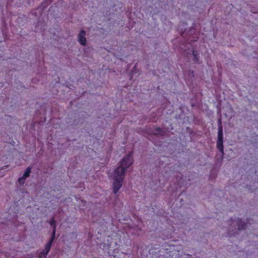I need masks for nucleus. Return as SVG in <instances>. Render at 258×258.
Here are the masks:
<instances>
[{"instance_id":"obj_1","label":"nucleus","mask_w":258,"mask_h":258,"mask_svg":"<svg viewBox=\"0 0 258 258\" xmlns=\"http://www.w3.org/2000/svg\"><path fill=\"white\" fill-rule=\"evenodd\" d=\"M133 153L130 152L120 161V165L114 170L113 175V192L116 194L122 186L124 173L127 169L133 164Z\"/></svg>"},{"instance_id":"obj_2","label":"nucleus","mask_w":258,"mask_h":258,"mask_svg":"<svg viewBox=\"0 0 258 258\" xmlns=\"http://www.w3.org/2000/svg\"><path fill=\"white\" fill-rule=\"evenodd\" d=\"M219 125L218 127V140L217 142V148L221 153L222 155L224 154L223 150V128L221 125V119L219 120Z\"/></svg>"},{"instance_id":"obj_3","label":"nucleus","mask_w":258,"mask_h":258,"mask_svg":"<svg viewBox=\"0 0 258 258\" xmlns=\"http://www.w3.org/2000/svg\"><path fill=\"white\" fill-rule=\"evenodd\" d=\"M55 230L54 231H52L51 236L50 239L49 240L48 242L45 245L44 249L39 253V257L40 258H43L46 257L49 252L52 244L55 239Z\"/></svg>"},{"instance_id":"obj_4","label":"nucleus","mask_w":258,"mask_h":258,"mask_svg":"<svg viewBox=\"0 0 258 258\" xmlns=\"http://www.w3.org/2000/svg\"><path fill=\"white\" fill-rule=\"evenodd\" d=\"M86 34V32L85 30H82L79 35H78V39L80 43L83 45H85L86 43V39L85 37Z\"/></svg>"},{"instance_id":"obj_5","label":"nucleus","mask_w":258,"mask_h":258,"mask_svg":"<svg viewBox=\"0 0 258 258\" xmlns=\"http://www.w3.org/2000/svg\"><path fill=\"white\" fill-rule=\"evenodd\" d=\"M236 223L238 226V230L245 229L247 227V224L242 222L241 219H237Z\"/></svg>"},{"instance_id":"obj_6","label":"nucleus","mask_w":258,"mask_h":258,"mask_svg":"<svg viewBox=\"0 0 258 258\" xmlns=\"http://www.w3.org/2000/svg\"><path fill=\"white\" fill-rule=\"evenodd\" d=\"M55 221L53 217L51 219H50L49 221V223L50 225L51 226L53 227L52 231H54L55 229V233L56 232V224H55Z\"/></svg>"},{"instance_id":"obj_7","label":"nucleus","mask_w":258,"mask_h":258,"mask_svg":"<svg viewBox=\"0 0 258 258\" xmlns=\"http://www.w3.org/2000/svg\"><path fill=\"white\" fill-rule=\"evenodd\" d=\"M31 168L30 167H28L26 169L24 174L22 176L25 179H26L30 175V173H31Z\"/></svg>"},{"instance_id":"obj_8","label":"nucleus","mask_w":258,"mask_h":258,"mask_svg":"<svg viewBox=\"0 0 258 258\" xmlns=\"http://www.w3.org/2000/svg\"><path fill=\"white\" fill-rule=\"evenodd\" d=\"M192 54H193V56H194V57L195 61L196 63H199V58H198V52L197 51H196V50H193L192 51Z\"/></svg>"},{"instance_id":"obj_9","label":"nucleus","mask_w":258,"mask_h":258,"mask_svg":"<svg viewBox=\"0 0 258 258\" xmlns=\"http://www.w3.org/2000/svg\"><path fill=\"white\" fill-rule=\"evenodd\" d=\"M162 132L160 128L157 127L154 132H152L151 133L154 135H162Z\"/></svg>"},{"instance_id":"obj_10","label":"nucleus","mask_w":258,"mask_h":258,"mask_svg":"<svg viewBox=\"0 0 258 258\" xmlns=\"http://www.w3.org/2000/svg\"><path fill=\"white\" fill-rule=\"evenodd\" d=\"M25 179L22 176L21 177H19L18 179L19 183L20 184H23L25 183Z\"/></svg>"}]
</instances>
